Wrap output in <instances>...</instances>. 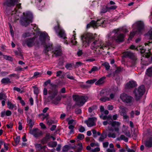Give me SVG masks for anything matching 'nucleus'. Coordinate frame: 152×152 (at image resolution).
<instances>
[{
	"label": "nucleus",
	"mask_w": 152,
	"mask_h": 152,
	"mask_svg": "<svg viewBox=\"0 0 152 152\" xmlns=\"http://www.w3.org/2000/svg\"><path fill=\"white\" fill-rule=\"evenodd\" d=\"M40 34L39 39L41 42V44L45 47L44 51L45 53H47L49 50L52 49V45H47L46 40L47 39L48 40H50V37L48 34L45 32H42L39 31V32Z\"/></svg>",
	"instance_id": "f257e3e1"
},
{
	"label": "nucleus",
	"mask_w": 152,
	"mask_h": 152,
	"mask_svg": "<svg viewBox=\"0 0 152 152\" xmlns=\"http://www.w3.org/2000/svg\"><path fill=\"white\" fill-rule=\"evenodd\" d=\"M33 14L30 11H27L23 13V16L20 20L21 25L26 27L33 22Z\"/></svg>",
	"instance_id": "f03ea898"
},
{
	"label": "nucleus",
	"mask_w": 152,
	"mask_h": 152,
	"mask_svg": "<svg viewBox=\"0 0 152 152\" xmlns=\"http://www.w3.org/2000/svg\"><path fill=\"white\" fill-rule=\"evenodd\" d=\"M57 25L55 26L54 29L56 32L58 34V35L61 38H62L64 39V43L66 44H68V42L67 40H66L67 39L66 37V34L65 33V31L60 26L59 23L58 21L56 22Z\"/></svg>",
	"instance_id": "7ed1b4c3"
},
{
	"label": "nucleus",
	"mask_w": 152,
	"mask_h": 152,
	"mask_svg": "<svg viewBox=\"0 0 152 152\" xmlns=\"http://www.w3.org/2000/svg\"><path fill=\"white\" fill-rule=\"evenodd\" d=\"M111 34L110 33L108 34L107 35L108 45H112L113 43L115 40L119 42H122L124 40V34L122 33L120 34L117 37L115 36H113L112 37H111Z\"/></svg>",
	"instance_id": "20e7f679"
},
{
	"label": "nucleus",
	"mask_w": 152,
	"mask_h": 152,
	"mask_svg": "<svg viewBox=\"0 0 152 152\" xmlns=\"http://www.w3.org/2000/svg\"><path fill=\"white\" fill-rule=\"evenodd\" d=\"M94 39L95 37L93 34L90 33L83 34L81 37L83 45V46L85 45L86 47L87 46V45H88L91 42L94 40Z\"/></svg>",
	"instance_id": "39448f33"
},
{
	"label": "nucleus",
	"mask_w": 152,
	"mask_h": 152,
	"mask_svg": "<svg viewBox=\"0 0 152 152\" xmlns=\"http://www.w3.org/2000/svg\"><path fill=\"white\" fill-rule=\"evenodd\" d=\"M141 59V64L145 66H148L150 63H152V54L150 53H146Z\"/></svg>",
	"instance_id": "423d86ee"
},
{
	"label": "nucleus",
	"mask_w": 152,
	"mask_h": 152,
	"mask_svg": "<svg viewBox=\"0 0 152 152\" xmlns=\"http://www.w3.org/2000/svg\"><path fill=\"white\" fill-rule=\"evenodd\" d=\"M72 98L76 104L80 106L83 105L88 99L86 96H73Z\"/></svg>",
	"instance_id": "0eeeda50"
},
{
	"label": "nucleus",
	"mask_w": 152,
	"mask_h": 152,
	"mask_svg": "<svg viewBox=\"0 0 152 152\" xmlns=\"http://www.w3.org/2000/svg\"><path fill=\"white\" fill-rule=\"evenodd\" d=\"M118 91V88L116 86H113L111 89H103L100 91V95H115Z\"/></svg>",
	"instance_id": "6e6552de"
},
{
	"label": "nucleus",
	"mask_w": 152,
	"mask_h": 152,
	"mask_svg": "<svg viewBox=\"0 0 152 152\" xmlns=\"http://www.w3.org/2000/svg\"><path fill=\"white\" fill-rule=\"evenodd\" d=\"M106 22L104 18H103L98 19L96 21L92 20L91 21L90 24L89 23L87 24L86 28H89L91 26V25L96 26H100L101 25L106 23Z\"/></svg>",
	"instance_id": "1a4fd4ad"
},
{
	"label": "nucleus",
	"mask_w": 152,
	"mask_h": 152,
	"mask_svg": "<svg viewBox=\"0 0 152 152\" xmlns=\"http://www.w3.org/2000/svg\"><path fill=\"white\" fill-rule=\"evenodd\" d=\"M91 46L96 49L99 48L100 49L104 50L107 48V45L104 43L102 41L99 42L96 41H94L91 44Z\"/></svg>",
	"instance_id": "9d476101"
},
{
	"label": "nucleus",
	"mask_w": 152,
	"mask_h": 152,
	"mask_svg": "<svg viewBox=\"0 0 152 152\" xmlns=\"http://www.w3.org/2000/svg\"><path fill=\"white\" fill-rule=\"evenodd\" d=\"M58 86L57 85L51 83L50 84V90L48 91L50 95H58Z\"/></svg>",
	"instance_id": "9b49d317"
},
{
	"label": "nucleus",
	"mask_w": 152,
	"mask_h": 152,
	"mask_svg": "<svg viewBox=\"0 0 152 152\" xmlns=\"http://www.w3.org/2000/svg\"><path fill=\"white\" fill-rule=\"evenodd\" d=\"M35 39V37L26 38L23 41L22 45L23 46L26 45L28 48H31L34 46V42Z\"/></svg>",
	"instance_id": "f8f14e48"
},
{
	"label": "nucleus",
	"mask_w": 152,
	"mask_h": 152,
	"mask_svg": "<svg viewBox=\"0 0 152 152\" xmlns=\"http://www.w3.org/2000/svg\"><path fill=\"white\" fill-rule=\"evenodd\" d=\"M145 91V86L142 85L140 86L137 89H134L133 93L135 95H143Z\"/></svg>",
	"instance_id": "ddd939ff"
},
{
	"label": "nucleus",
	"mask_w": 152,
	"mask_h": 152,
	"mask_svg": "<svg viewBox=\"0 0 152 152\" xmlns=\"http://www.w3.org/2000/svg\"><path fill=\"white\" fill-rule=\"evenodd\" d=\"M61 98L60 96H49L47 98V101H52L53 103L57 104L61 100Z\"/></svg>",
	"instance_id": "4468645a"
},
{
	"label": "nucleus",
	"mask_w": 152,
	"mask_h": 152,
	"mask_svg": "<svg viewBox=\"0 0 152 152\" xmlns=\"http://www.w3.org/2000/svg\"><path fill=\"white\" fill-rule=\"evenodd\" d=\"M135 26L137 28L136 31L139 33H141L144 28V24L143 22L139 21L135 23Z\"/></svg>",
	"instance_id": "2eb2a0df"
},
{
	"label": "nucleus",
	"mask_w": 152,
	"mask_h": 152,
	"mask_svg": "<svg viewBox=\"0 0 152 152\" xmlns=\"http://www.w3.org/2000/svg\"><path fill=\"white\" fill-rule=\"evenodd\" d=\"M123 56L125 58H129L131 59L134 62H135L137 60L136 57L133 53L128 51L124 53Z\"/></svg>",
	"instance_id": "dca6fc26"
},
{
	"label": "nucleus",
	"mask_w": 152,
	"mask_h": 152,
	"mask_svg": "<svg viewBox=\"0 0 152 152\" xmlns=\"http://www.w3.org/2000/svg\"><path fill=\"white\" fill-rule=\"evenodd\" d=\"M52 45V49L50 50H53V52L55 55V56L57 57L61 56V50L60 47L57 46L53 48V45Z\"/></svg>",
	"instance_id": "f3484780"
},
{
	"label": "nucleus",
	"mask_w": 152,
	"mask_h": 152,
	"mask_svg": "<svg viewBox=\"0 0 152 152\" xmlns=\"http://www.w3.org/2000/svg\"><path fill=\"white\" fill-rule=\"evenodd\" d=\"M137 86L136 82L134 81H130L127 83L125 86L126 89H129L135 87Z\"/></svg>",
	"instance_id": "a211bd4d"
},
{
	"label": "nucleus",
	"mask_w": 152,
	"mask_h": 152,
	"mask_svg": "<svg viewBox=\"0 0 152 152\" xmlns=\"http://www.w3.org/2000/svg\"><path fill=\"white\" fill-rule=\"evenodd\" d=\"M19 1L20 0H7L5 3L8 7H14Z\"/></svg>",
	"instance_id": "6ab92c4d"
},
{
	"label": "nucleus",
	"mask_w": 152,
	"mask_h": 152,
	"mask_svg": "<svg viewBox=\"0 0 152 152\" xmlns=\"http://www.w3.org/2000/svg\"><path fill=\"white\" fill-rule=\"evenodd\" d=\"M108 124H111L113 126H115L116 125L119 126L120 125V123L118 122L113 121L112 119H111L110 121H104L103 122V124L104 125H106Z\"/></svg>",
	"instance_id": "aec40b11"
},
{
	"label": "nucleus",
	"mask_w": 152,
	"mask_h": 152,
	"mask_svg": "<svg viewBox=\"0 0 152 152\" xmlns=\"http://www.w3.org/2000/svg\"><path fill=\"white\" fill-rule=\"evenodd\" d=\"M120 98L123 102L127 103H130L132 100L130 96H120Z\"/></svg>",
	"instance_id": "412c9836"
},
{
	"label": "nucleus",
	"mask_w": 152,
	"mask_h": 152,
	"mask_svg": "<svg viewBox=\"0 0 152 152\" xmlns=\"http://www.w3.org/2000/svg\"><path fill=\"white\" fill-rule=\"evenodd\" d=\"M96 120L95 118H89L88 120L85 121L88 126L90 127L95 125L94 120Z\"/></svg>",
	"instance_id": "4be33fe9"
},
{
	"label": "nucleus",
	"mask_w": 152,
	"mask_h": 152,
	"mask_svg": "<svg viewBox=\"0 0 152 152\" xmlns=\"http://www.w3.org/2000/svg\"><path fill=\"white\" fill-rule=\"evenodd\" d=\"M30 133L33 134L35 137H37L41 134V131L37 129H31L29 132Z\"/></svg>",
	"instance_id": "5701e85b"
},
{
	"label": "nucleus",
	"mask_w": 152,
	"mask_h": 152,
	"mask_svg": "<svg viewBox=\"0 0 152 152\" xmlns=\"http://www.w3.org/2000/svg\"><path fill=\"white\" fill-rule=\"evenodd\" d=\"M145 145L148 148L152 147V137H149L147 139L145 143Z\"/></svg>",
	"instance_id": "b1692460"
},
{
	"label": "nucleus",
	"mask_w": 152,
	"mask_h": 152,
	"mask_svg": "<svg viewBox=\"0 0 152 152\" xmlns=\"http://www.w3.org/2000/svg\"><path fill=\"white\" fill-rule=\"evenodd\" d=\"M1 82L2 84L5 85H7L11 82L10 79L8 77L3 78Z\"/></svg>",
	"instance_id": "393cba45"
},
{
	"label": "nucleus",
	"mask_w": 152,
	"mask_h": 152,
	"mask_svg": "<svg viewBox=\"0 0 152 152\" xmlns=\"http://www.w3.org/2000/svg\"><path fill=\"white\" fill-rule=\"evenodd\" d=\"M107 134L106 132L104 131L101 134V136L99 137V141L103 142L104 139L107 137Z\"/></svg>",
	"instance_id": "a878e982"
},
{
	"label": "nucleus",
	"mask_w": 152,
	"mask_h": 152,
	"mask_svg": "<svg viewBox=\"0 0 152 152\" xmlns=\"http://www.w3.org/2000/svg\"><path fill=\"white\" fill-rule=\"evenodd\" d=\"M100 117L103 120L107 119V121H110V119L111 120V119H112V116L110 115H109L108 116L106 115L104 116L102 113L101 115L100 116Z\"/></svg>",
	"instance_id": "bb28decb"
},
{
	"label": "nucleus",
	"mask_w": 152,
	"mask_h": 152,
	"mask_svg": "<svg viewBox=\"0 0 152 152\" xmlns=\"http://www.w3.org/2000/svg\"><path fill=\"white\" fill-rule=\"evenodd\" d=\"M110 99L106 96H104L100 99V100L103 102H105L106 101H109L110 99H113L114 98V96H110Z\"/></svg>",
	"instance_id": "cd10ccee"
},
{
	"label": "nucleus",
	"mask_w": 152,
	"mask_h": 152,
	"mask_svg": "<svg viewBox=\"0 0 152 152\" xmlns=\"http://www.w3.org/2000/svg\"><path fill=\"white\" fill-rule=\"evenodd\" d=\"M106 79V77H103L99 79L95 83L96 85H99L102 84L104 82V80Z\"/></svg>",
	"instance_id": "c85d7f7f"
},
{
	"label": "nucleus",
	"mask_w": 152,
	"mask_h": 152,
	"mask_svg": "<svg viewBox=\"0 0 152 152\" xmlns=\"http://www.w3.org/2000/svg\"><path fill=\"white\" fill-rule=\"evenodd\" d=\"M146 74L149 77L152 76V66L147 69Z\"/></svg>",
	"instance_id": "c756f323"
},
{
	"label": "nucleus",
	"mask_w": 152,
	"mask_h": 152,
	"mask_svg": "<svg viewBox=\"0 0 152 152\" xmlns=\"http://www.w3.org/2000/svg\"><path fill=\"white\" fill-rule=\"evenodd\" d=\"M27 123H28L29 126L31 128H32L33 125L34 124V122L29 117H28L27 118Z\"/></svg>",
	"instance_id": "7c9ffc66"
},
{
	"label": "nucleus",
	"mask_w": 152,
	"mask_h": 152,
	"mask_svg": "<svg viewBox=\"0 0 152 152\" xmlns=\"http://www.w3.org/2000/svg\"><path fill=\"white\" fill-rule=\"evenodd\" d=\"M13 90L14 91V92H15V91H16L18 92L19 93L21 94H22L23 92H24V91L23 89L21 90L20 88L16 87L13 88Z\"/></svg>",
	"instance_id": "2f4dec72"
},
{
	"label": "nucleus",
	"mask_w": 152,
	"mask_h": 152,
	"mask_svg": "<svg viewBox=\"0 0 152 152\" xmlns=\"http://www.w3.org/2000/svg\"><path fill=\"white\" fill-rule=\"evenodd\" d=\"M117 139L118 140H124L126 142H127L128 140V139L124 135L122 134L120 136V137L118 138Z\"/></svg>",
	"instance_id": "473e14b6"
},
{
	"label": "nucleus",
	"mask_w": 152,
	"mask_h": 152,
	"mask_svg": "<svg viewBox=\"0 0 152 152\" xmlns=\"http://www.w3.org/2000/svg\"><path fill=\"white\" fill-rule=\"evenodd\" d=\"M109 10V7L107 6L103 7L101 10L100 13L101 14L107 12Z\"/></svg>",
	"instance_id": "72a5a7b5"
},
{
	"label": "nucleus",
	"mask_w": 152,
	"mask_h": 152,
	"mask_svg": "<svg viewBox=\"0 0 152 152\" xmlns=\"http://www.w3.org/2000/svg\"><path fill=\"white\" fill-rule=\"evenodd\" d=\"M137 32L136 31H133L131 32H130V34L129 36V37L128 38V40H132V39L134 37V36L136 33Z\"/></svg>",
	"instance_id": "f704fd0d"
},
{
	"label": "nucleus",
	"mask_w": 152,
	"mask_h": 152,
	"mask_svg": "<svg viewBox=\"0 0 152 152\" xmlns=\"http://www.w3.org/2000/svg\"><path fill=\"white\" fill-rule=\"evenodd\" d=\"M32 88H34V94L37 95L39 94V89L36 85L32 86Z\"/></svg>",
	"instance_id": "c9c22d12"
},
{
	"label": "nucleus",
	"mask_w": 152,
	"mask_h": 152,
	"mask_svg": "<svg viewBox=\"0 0 152 152\" xmlns=\"http://www.w3.org/2000/svg\"><path fill=\"white\" fill-rule=\"evenodd\" d=\"M123 68H121L120 66L117 67L115 71V73L116 74H118L123 70Z\"/></svg>",
	"instance_id": "e433bc0d"
},
{
	"label": "nucleus",
	"mask_w": 152,
	"mask_h": 152,
	"mask_svg": "<svg viewBox=\"0 0 152 152\" xmlns=\"http://www.w3.org/2000/svg\"><path fill=\"white\" fill-rule=\"evenodd\" d=\"M3 57L4 58L7 60H8L11 61H13V58L9 56L4 55Z\"/></svg>",
	"instance_id": "4c0bfd02"
},
{
	"label": "nucleus",
	"mask_w": 152,
	"mask_h": 152,
	"mask_svg": "<svg viewBox=\"0 0 152 152\" xmlns=\"http://www.w3.org/2000/svg\"><path fill=\"white\" fill-rule=\"evenodd\" d=\"M57 143L56 142H52L48 143V145L50 147L53 148L56 146Z\"/></svg>",
	"instance_id": "58836bf2"
},
{
	"label": "nucleus",
	"mask_w": 152,
	"mask_h": 152,
	"mask_svg": "<svg viewBox=\"0 0 152 152\" xmlns=\"http://www.w3.org/2000/svg\"><path fill=\"white\" fill-rule=\"evenodd\" d=\"M99 70L97 66H93L91 69V70L89 71V73H91L93 72H94L98 71Z\"/></svg>",
	"instance_id": "ea45409f"
},
{
	"label": "nucleus",
	"mask_w": 152,
	"mask_h": 152,
	"mask_svg": "<svg viewBox=\"0 0 152 152\" xmlns=\"http://www.w3.org/2000/svg\"><path fill=\"white\" fill-rule=\"evenodd\" d=\"M7 104L8 108L10 109H12L14 107V105L12 104L9 101H8Z\"/></svg>",
	"instance_id": "a19ab883"
},
{
	"label": "nucleus",
	"mask_w": 152,
	"mask_h": 152,
	"mask_svg": "<svg viewBox=\"0 0 152 152\" xmlns=\"http://www.w3.org/2000/svg\"><path fill=\"white\" fill-rule=\"evenodd\" d=\"M97 80L95 79H91L87 80L86 83L87 84H93Z\"/></svg>",
	"instance_id": "79ce46f5"
},
{
	"label": "nucleus",
	"mask_w": 152,
	"mask_h": 152,
	"mask_svg": "<svg viewBox=\"0 0 152 152\" xmlns=\"http://www.w3.org/2000/svg\"><path fill=\"white\" fill-rule=\"evenodd\" d=\"M34 46L38 48L39 47L40 44L39 40L37 39L35 41L34 40Z\"/></svg>",
	"instance_id": "37998d69"
},
{
	"label": "nucleus",
	"mask_w": 152,
	"mask_h": 152,
	"mask_svg": "<svg viewBox=\"0 0 152 152\" xmlns=\"http://www.w3.org/2000/svg\"><path fill=\"white\" fill-rule=\"evenodd\" d=\"M65 67L67 69L71 70L72 68V64L71 63H67Z\"/></svg>",
	"instance_id": "c03bdc74"
},
{
	"label": "nucleus",
	"mask_w": 152,
	"mask_h": 152,
	"mask_svg": "<svg viewBox=\"0 0 152 152\" xmlns=\"http://www.w3.org/2000/svg\"><path fill=\"white\" fill-rule=\"evenodd\" d=\"M102 65L104 66L107 70H108L110 69V66L108 63H104Z\"/></svg>",
	"instance_id": "a18cd8bd"
},
{
	"label": "nucleus",
	"mask_w": 152,
	"mask_h": 152,
	"mask_svg": "<svg viewBox=\"0 0 152 152\" xmlns=\"http://www.w3.org/2000/svg\"><path fill=\"white\" fill-rule=\"evenodd\" d=\"M97 108V106L96 105H93L91 107H89L88 108V112L90 113H91L93 110L96 109Z\"/></svg>",
	"instance_id": "49530a36"
},
{
	"label": "nucleus",
	"mask_w": 152,
	"mask_h": 152,
	"mask_svg": "<svg viewBox=\"0 0 152 152\" xmlns=\"http://www.w3.org/2000/svg\"><path fill=\"white\" fill-rule=\"evenodd\" d=\"M108 136L109 137L115 138L116 137V134L115 133L109 132L108 134Z\"/></svg>",
	"instance_id": "de8ad7c7"
},
{
	"label": "nucleus",
	"mask_w": 152,
	"mask_h": 152,
	"mask_svg": "<svg viewBox=\"0 0 152 152\" xmlns=\"http://www.w3.org/2000/svg\"><path fill=\"white\" fill-rule=\"evenodd\" d=\"M120 114L121 115L123 116L124 118L125 119L127 118L128 117V116L126 115L125 112H120Z\"/></svg>",
	"instance_id": "09e8293b"
},
{
	"label": "nucleus",
	"mask_w": 152,
	"mask_h": 152,
	"mask_svg": "<svg viewBox=\"0 0 152 152\" xmlns=\"http://www.w3.org/2000/svg\"><path fill=\"white\" fill-rule=\"evenodd\" d=\"M83 54V52L82 50L79 49L77 52V55L78 57H80Z\"/></svg>",
	"instance_id": "8fccbe9b"
},
{
	"label": "nucleus",
	"mask_w": 152,
	"mask_h": 152,
	"mask_svg": "<svg viewBox=\"0 0 152 152\" xmlns=\"http://www.w3.org/2000/svg\"><path fill=\"white\" fill-rule=\"evenodd\" d=\"M84 137V135L83 134H79L77 137V138L80 140L83 139Z\"/></svg>",
	"instance_id": "3c124183"
},
{
	"label": "nucleus",
	"mask_w": 152,
	"mask_h": 152,
	"mask_svg": "<svg viewBox=\"0 0 152 152\" xmlns=\"http://www.w3.org/2000/svg\"><path fill=\"white\" fill-rule=\"evenodd\" d=\"M20 136H18L15 139V142L16 145H18L20 141Z\"/></svg>",
	"instance_id": "603ef678"
},
{
	"label": "nucleus",
	"mask_w": 152,
	"mask_h": 152,
	"mask_svg": "<svg viewBox=\"0 0 152 152\" xmlns=\"http://www.w3.org/2000/svg\"><path fill=\"white\" fill-rule=\"evenodd\" d=\"M68 150L69 146L66 145L63 147L62 150L64 152H67Z\"/></svg>",
	"instance_id": "864d4df0"
},
{
	"label": "nucleus",
	"mask_w": 152,
	"mask_h": 152,
	"mask_svg": "<svg viewBox=\"0 0 152 152\" xmlns=\"http://www.w3.org/2000/svg\"><path fill=\"white\" fill-rule=\"evenodd\" d=\"M35 145L36 147L38 149V150H39L43 148L40 144H36Z\"/></svg>",
	"instance_id": "5fc2aeb1"
},
{
	"label": "nucleus",
	"mask_w": 152,
	"mask_h": 152,
	"mask_svg": "<svg viewBox=\"0 0 152 152\" xmlns=\"http://www.w3.org/2000/svg\"><path fill=\"white\" fill-rule=\"evenodd\" d=\"M51 83H51L50 80L49 79L44 82V85H45V86H47L48 84H50H50H51Z\"/></svg>",
	"instance_id": "6e6d98bb"
},
{
	"label": "nucleus",
	"mask_w": 152,
	"mask_h": 152,
	"mask_svg": "<svg viewBox=\"0 0 152 152\" xmlns=\"http://www.w3.org/2000/svg\"><path fill=\"white\" fill-rule=\"evenodd\" d=\"M147 35L148 36L149 38L152 40V31L148 32L147 33Z\"/></svg>",
	"instance_id": "4d7b16f0"
},
{
	"label": "nucleus",
	"mask_w": 152,
	"mask_h": 152,
	"mask_svg": "<svg viewBox=\"0 0 152 152\" xmlns=\"http://www.w3.org/2000/svg\"><path fill=\"white\" fill-rule=\"evenodd\" d=\"M60 93H65L66 92V89L65 87L62 88L59 92Z\"/></svg>",
	"instance_id": "13d9d810"
},
{
	"label": "nucleus",
	"mask_w": 152,
	"mask_h": 152,
	"mask_svg": "<svg viewBox=\"0 0 152 152\" xmlns=\"http://www.w3.org/2000/svg\"><path fill=\"white\" fill-rule=\"evenodd\" d=\"M67 78L70 80H74L75 78L73 76H71L69 74H67L66 75Z\"/></svg>",
	"instance_id": "bf43d9fd"
},
{
	"label": "nucleus",
	"mask_w": 152,
	"mask_h": 152,
	"mask_svg": "<svg viewBox=\"0 0 152 152\" xmlns=\"http://www.w3.org/2000/svg\"><path fill=\"white\" fill-rule=\"evenodd\" d=\"M80 86L81 88H88L89 87V86L85 84H82L80 85Z\"/></svg>",
	"instance_id": "052dcab7"
},
{
	"label": "nucleus",
	"mask_w": 152,
	"mask_h": 152,
	"mask_svg": "<svg viewBox=\"0 0 152 152\" xmlns=\"http://www.w3.org/2000/svg\"><path fill=\"white\" fill-rule=\"evenodd\" d=\"M119 108L122 110V112H126L127 110V109L126 108L123 106H120L119 107Z\"/></svg>",
	"instance_id": "680f3d73"
},
{
	"label": "nucleus",
	"mask_w": 152,
	"mask_h": 152,
	"mask_svg": "<svg viewBox=\"0 0 152 152\" xmlns=\"http://www.w3.org/2000/svg\"><path fill=\"white\" fill-rule=\"evenodd\" d=\"M48 140L45 137L41 141V143L43 144H45L48 141Z\"/></svg>",
	"instance_id": "e2e57ef3"
},
{
	"label": "nucleus",
	"mask_w": 152,
	"mask_h": 152,
	"mask_svg": "<svg viewBox=\"0 0 152 152\" xmlns=\"http://www.w3.org/2000/svg\"><path fill=\"white\" fill-rule=\"evenodd\" d=\"M29 36V34L28 33H25L22 35V37L24 38H26Z\"/></svg>",
	"instance_id": "0e129e2a"
},
{
	"label": "nucleus",
	"mask_w": 152,
	"mask_h": 152,
	"mask_svg": "<svg viewBox=\"0 0 152 152\" xmlns=\"http://www.w3.org/2000/svg\"><path fill=\"white\" fill-rule=\"evenodd\" d=\"M85 130V128L82 126H81L79 129V131L81 132H84Z\"/></svg>",
	"instance_id": "69168bd1"
},
{
	"label": "nucleus",
	"mask_w": 152,
	"mask_h": 152,
	"mask_svg": "<svg viewBox=\"0 0 152 152\" xmlns=\"http://www.w3.org/2000/svg\"><path fill=\"white\" fill-rule=\"evenodd\" d=\"M64 63V61L63 59L60 60L58 62V64L60 66L62 65Z\"/></svg>",
	"instance_id": "338daca9"
},
{
	"label": "nucleus",
	"mask_w": 152,
	"mask_h": 152,
	"mask_svg": "<svg viewBox=\"0 0 152 152\" xmlns=\"http://www.w3.org/2000/svg\"><path fill=\"white\" fill-rule=\"evenodd\" d=\"M100 148H96L94 149H92V152H96L97 151H100Z\"/></svg>",
	"instance_id": "774afa93"
}]
</instances>
